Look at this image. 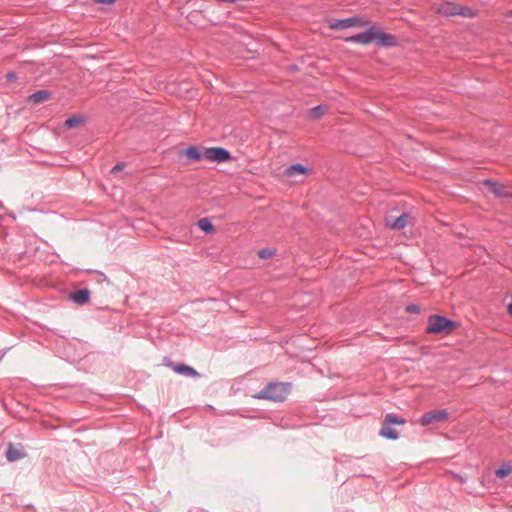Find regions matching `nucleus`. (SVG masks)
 <instances>
[{
  "label": "nucleus",
  "instance_id": "f257e3e1",
  "mask_svg": "<svg viewBox=\"0 0 512 512\" xmlns=\"http://www.w3.org/2000/svg\"><path fill=\"white\" fill-rule=\"evenodd\" d=\"M289 393V385L284 383H270L260 392L254 395L256 399H266L275 402H282Z\"/></svg>",
  "mask_w": 512,
  "mask_h": 512
},
{
  "label": "nucleus",
  "instance_id": "f03ea898",
  "mask_svg": "<svg viewBox=\"0 0 512 512\" xmlns=\"http://www.w3.org/2000/svg\"><path fill=\"white\" fill-rule=\"evenodd\" d=\"M456 326L457 324L455 321L441 315H432L428 319L426 332L429 334H449L456 328Z\"/></svg>",
  "mask_w": 512,
  "mask_h": 512
},
{
  "label": "nucleus",
  "instance_id": "7ed1b4c3",
  "mask_svg": "<svg viewBox=\"0 0 512 512\" xmlns=\"http://www.w3.org/2000/svg\"><path fill=\"white\" fill-rule=\"evenodd\" d=\"M204 157L206 160L216 163H222L232 158L230 151L222 147L205 148Z\"/></svg>",
  "mask_w": 512,
  "mask_h": 512
},
{
  "label": "nucleus",
  "instance_id": "20e7f679",
  "mask_svg": "<svg viewBox=\"0 0 512 512\" xmlns=\"http://www.w3.org/2000/svg\"><path fill=\"white\" fill-rule=\"evenodd\" d=\"M374 33H375V27H369L366 31L357 33L355 35H352L346 39L348 42H354V43H360V44H370L374 42Z\"/></svg>",
  "mask_w": 512,
  "mask_h": 512
},
{
  "label": "nucleus",
  "instance_id": "39448f33",
  "mask_svg": "<svg viewBox=\"0 0 512 512\" xmlns=\"http://www.w3.org/2000/svg\"><path fill=\"white\" fill-rule=\"evenodd\" d=\"M448 417V412L445 409L434 410L425 413L420 420L421 425L425 426L434 422H440Z\"/></svg>",
  "mask_w": 512,
  "mask_h": 512
},
{
  "label": "nucleus",
  "instance_id": "423d86ee",
  "mask_svg": "<svg viewBox=\"0 0 512 512\" xmlns=\"http://www.w3.org/2000/svg\"><path fill=\"white\" fill-rule=\"evenodd\" d=\"M374 42L380 47H392L396 44L395 38L375 27Z\"/></svg>",
  "mask_w": 512,
  "mask_h": 512
},
{
  "label": "nucleus",
  "instance_id": "0eeeda50",
  "mask_svg": "<svg viewBox=\"0 0 512 512\" xmlns=\"http://www.w3.org/2000/svg\"><path fill=\"white\" fill-rule=\"evenodd\" d=\"M409 215L403 213L400 216L393 218L392 216L386 217V225L392 229L402 230L408 224Z\"/></svg>",
  "mask_w": 512,
  "mask_h": 512
},
{
  "label": "nucleus",
  "instance_id": "6e6552de",
  "mask_svg": "<svg viewBox=\"0 0 512 512\" xmlns=\"http://www.w3.org/2000/svg\"><path fill=\"white\" fill-rule=\"evenodd\" d=\"M364 24H365V22H363L358 17H349V18L338 20L337 22L331 24V28L344 29V28H348V27L361 26Z\"/></svg>",
  "mask_w": 512,
  "mask_h": 512
},
{
  "label": "nucleus",
  "instance_id": "1a4fd4ad",
  "mask_svg": "<svg viewBox=\"0 0 512 512\" xmlns=\"http://www.w3.org/2000/svg\"><path fill=\"white\" fill-rule=\"evenodd\" d=\"M458 6L452 2H445L439 4L437 12L444 16H455L459 13Z\"/></svg>",
  "mask_w": 512,
  "mask_h": 512
},
{
  "label": "nucleus",
  "instance_id": "9d476101",
  "mask_svg": "<svg viewBox=\"0 0 512 512\" xmlns=\"http://www.w3.org/2000/svg\"><path fill=\"white\" fill-rule=\"evenodd\" d=\"M70 299L79 305H84L90 299V291L88 289H79L70 295Z\"/></svg>",
  "mask_w": 512,
  "mask_h": 512
},
{
  "label": "nucleus",
  "instance_id": "9b49d317",
  "mask_svg": "<svg viewBox=\"0 0 512 512\" xmlns=\"http://www.w3.org/2000/svg\"><path fill=\"white\" fill-rule=\"evenodd\" d=\"M379 435L384 438L390 439V440H396L399 437L398 432L394 428H392L389 424H385L384 421H383L382 427L379 431Z\"/></svg>",
  "mask_w": 512,
  "mask_h": 512
},
{
  "label": "nucleus",
  "instance_id": "f8f14e48",
  "mask_svg": "<svg viewBox=\"0 0 512 512\" xmlns=\"http://www.w3.org/2000/svg\"><path fill=\"white\" fill-rule=\"evenodd\" d=\"M25 456V453L21 452L19 449H16L12 444H8L6 450V457L9 462H14L19 459H22Z\"/></svg>",
  "mask_w": 512,
  "mask_h": 512
},
{
  "label": "nucleus",
  "instance_id": "ddd939ff",
  "mask_svg": "<svg viewBox=\"0 0 512 512\" xmlns=\"http://www.w3.org/2000/svg\"><path fill=\"white\" fill-rule=\"evenodd\" d=\"M184 155L190 159V160H195V161H199V160H202V159H205L204 157V150L201 152L199 151V149L195 146H190L188 147L185 151H184Z\"/></svg>",
  "mask_w": 512,
  "mask_h": 512
},
{
  "label": "nucleus",
  "instance_id": "4468645a",
  "mask_svg": "<svg viewBox=\"0 0 512 512\" xmlns=\"http://www.w3.org/2000/svg\"><path fill=\"white\" fill-rule=\"evenodd\" d=\"M174 371L178 374L190 376V377H198L199 373L191 366L182 364L174 367Z\"/></svg>",
  "mask_w": 512,
  "mask_h": 512
},
{
  "label": "nucleus",
  "instance_id": "2eb2a0df",
  "mask_svg": "<svg viewBox=\"0 0 512 512\" xmlns=\"http://www.w3.org/2000/svg\"><path fill=\"white\" fill-rule=\"evenodd\" d=\"M51 93L46 90H39L30 96V101L34 104L41 103L50 99Z\"/></svg>",
  "mask_w": 512,
  "mask_h": 512
},
{
  "label": "nucleus",
  "instance_id": "dca6fc26",
  "mask_svg": "<svg viewBox=\"0 0 512 512\" xmlns=\"http://www.w3.org/2000/svg\"><path fill=\"white\" fill-rule=\"evenodd\" d=\"M307 172V168L302 164H294L287 168L286 175L293 176L294 174H305Z\"/></svg>",
  "mask_w": 512,
  "mask_h": 512
},
{
  "label": "nucleus",
  "instance_id": "f3484780",
  "mask_svg": "<svg viewBox=\"0 0 512 512\" xmlns=\"http://www.w3.org/2000/svg\"><path fill=\"white\" fill-rule=\"evenodd\" d=\"M83 122V118L80 116H71L63 124L65 128H75Z\"/></svg>",
  "mask_w": 512,
  "mask_h": 512
},
{
  "label": "nucleus",
  "instance_id": "a211bd4d",
  "mask_svg": "<svg viewBox=\"0 0 512 512\" xmlns=\"http://www.w3.org/2000/svg\"><path fill=\"white\" fill-rule=\"evenodd\" d=\"M198 226L201 230H203L206 233L214 231V225L206 218L199 220Z\"/></svg>",
  "mask_w": 512,
  "mask_h": 512
},
{
  "label": "nucleus",
  "instance_id": "6ab92c4d",
  "mask_svg": "<svg viewBox=\"0 0 512 512\" xmlns=\"http://www.w3.org/2000/svg\"><path fill=\"white\" fill-rule=\"evenodd\" d=\"M325 111H326V106L319 105V106H316L309 110V116L312 118H318L321 115H323Z\"/></svg>",
  "mask_w": 512,
  "mask_h": 512
},
{
  "label": "nucleus",
  "instance_id": "aec40b11",
  "mask_svg": "<svg viewBox=\"0 0 512 512\" xmlns=\"http://www.w3.org/2000/svg\"><path fill=\"white\" fill-rule=\"evenodd\" d=\"M384 422L385 424H402V423H405V419L403 418H398L396 417L395 415L393 414H387L384 418Z\"/></svg>",
  "mask_w": 512,
  "mask_h": 512
},
{
  "label": "nucleus",
  "instance_id": "412c9836",
  "mask_svg": "<svg viewBox=\"0 0 512 512\" xmlns=\"http://www.w3.org/2000/svg\"><path fill=\"white\" fill-rule=\"evenodd\" d=\"M511 473V468L510 467H500L498 468L496 471H495V475L498 477V478H504L506 476H508L509 474Z\"/></svg>",
  "mask_w": 512,
  "mask_h": 512
},
{
  "label": "nucleus",
  "instance_id": "4be33fe9",
  "mask_svg": "<svg viewBox=\"0 0 512 512\" xmlns=\"http://www.w3.org/2000/svg\"><path fill=\"white\" fill-rule=\"evenodd\" d=\"M274 255V251L271 249H262L258 252V256L262 259L270 258Z\"/></svg>",
  "mask_w": 512,
  "mask_h": 512
},
{
  "label": "nucleus",
  "instance_id": "5701e85b",
  "mask_svg": "<svg viewBox=\"0 0 512 512\" xmlns=\"http://www.w3.org/2000/svg\"><path fill=\"white\" fill-rule=\"evenodd\" d=\"M459 13L457 15L465 16V17H473L474 13L471 9L465 7L458 8Z\"/></svg>",
  "mask_w": 512,
  "mask_h": 512
},
{
  "label": "nucleus",
  "instance_id": "b1692460",
  "mask_svg": "<svg viewBox=\"0 0 512 512\" xmlns=\"http://www.w3.org/2000/svg\"><path fill=\"white\" fill-rule=\"evenodd\" d=\"M486 183L489 186L491 191H493L497 195H500V189L496 182L488 180V181H486Z\"/></svg>",
  "mask_w": 512,
  "mask_h": 512
},
{
  "label": "nucleus",
  "instance_id": "393cba45",
  "mask_svg": "<svg viewBox=\"0 0 512 512\" xmlns=\"http://www.w3.org/2000/svg\"><path fill=\"white\" fill-rule=\"evenodd\" d=\"M407 311L410 313H418L420 311V308L416 304H410L407 306Z\"/></svg>",
  "mask_w": 512,
  "mask_h": 512
},
{
  "label": "nucleus",
  "instance_id": "a878e982",
  "mask_svg": "<svg viewBox=\"0 0 512 512\" xmlns=\"http://www.w3.org/2000/svg\"><path fill=\"white\" fill-rule=\"evenodd\" d=\"M124 168V165L122 163H119L117 165H115L112 169H111V172L112 173H116L118 171H121L122 169Z\"/></svg>",
  "mask_w": 512,
  "mask_h": 512
},
{
  "label": "nucleus",
  "instance_id": "bb28decb",
  "mask_svg": "<svg viewBox=\"0 0 512 512\" xmlns=\"http://www.w3.org/2000/svg\"><path fill=\"white\" fill-rule=\"evenodd\" d=\"M94 1L97 3H102V4H107V5L113 4L115 2V0H94Z\"/></svg>",
  "mask_w": 512,
  "mask_h": 512
},
{
  "label": "nucleus",
  "instance_id": "cd10ccee",
  "mask_svg": "<svg viewBox=\"0 0 512 512\" xmlns=\"http://www.w3.org/2000/svg\"><path fill=\"white\" fill-rule=\"evenodd\" d=\"M16 78H17V76H16V74H15L14 72H9V73L7 74V79H8L9 81H13V80H15Z\"/></svg>",
  "mask_w": 512,
  "mask_h": 512
},
{
  "label": "nucleus",
  "instance_id": "c85d7f7f",
  "mask_svg": "<svg viewBox=\"0 0 512 512\" xmlns=\"http://www.w3.org/2000/svg\"><path fill=\"white\" fill-rule=\"evenodd\" d=\"M456 478L459 479L461 482H465L466 478L462 477L461 475H456Z\"/></svg>",
  "mask_w": 512,
  "mask_h": 512
},
{
  "label": "nucleus",
  "instance_id": "c756f323",
  "mask_svg": "<svg viewBox=\"0 0 512 512\" xmlns=\"http://www.w3.org/2000/svg\"><path fill=\"white\" fill-rule=\"evenodd\" d=\"M508 310L510 315L512 316V302L509 304Z\"/></svg>",
  "mask_w": 512,
  "mask_h": 512
}]
</instances>
